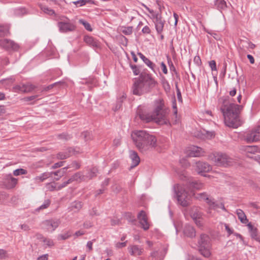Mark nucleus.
I'll return each mask as SVG.
<instances>
[{
	"label": "nucleus",
	"instance_id": "473e14b6",
	"mask_svg": "<svg viewBox=\"0 0 260 260\" xmlns=\"http://www.w3.org/2000/svg\"><path fill=\"white\" fill-rule=\"evenodd\" d=\"M9 34V30L8 26L0 25V37L7 36Z\"/></svg>",
	"mask_w": 260,
	"mask_h": 260
},
{
	"label": "nucleus",
	"instance_id": "f03ea898",
	"mask_svg": "<svg viewBox=\"0 0 260 260\" xmlns=\"http://www.w3.org/2000/svg\"><path fill=\"white\" fill-rule=\"evenodd\" d=\"M156 102L157 105L152 114L147 113L141 107H138L137 111V115L141 120L146 122L154 120L158 124H167L169 122L167 117L168 110L164 108V104L160 100Z\"/></svg>",
	"mask_w": 260,
	"mask_h": 260
},
{
	"label": "nucleus",
	"instance_id": "603ef678",
	"mask_svg": "<svg viewBox=\"0 0 260 260\" xmlns=\"http://www.w3.org/2000/svg\"><path fill=\"white\" fill-rule=\"evenodd\" d=\"M26 10L25 8H19L16 9L15 11V14L17 15H22L26 13Z\"/></svg>",
	"mask_w": 260,
	"mask_h": 260
},
{
	"label": "nucleus",
	"instance_id": "338daca9",
	"mask_svg": "<svg viewBox=\"0 0 260 260\" xmlns=\"http://www.w3.org/2000/svg\"><path fill=\"white\" fill-rule=\"evenodd\" d=\"M44 179L46 180L52 176V173L51 172H45L42 174Z\"/></svg>",
	"mask_w": 260,
	"mask_h": 260
},
{
	"label": "nucleus",
	"instance_id": "aec40b11",
	"mask_svg": "<svg viewBox=\"0 0 260 260\" xmlns=\"http://www.w3.org/2000/svg\"><path fill=\"white\" fill-rule=\"evenodd\" d=\"M129 157L132 160V163L129 169L132 170L139 164L140 158L137 153L133 150L129 151Z\"/></svg>",
	"mask_w": 260,
	"mask_h": 260
},
{
	"label": "nucleus",
	"instance_id": "7ed1b4c3",
	"mask_svg": "<svg viewBox=\"0 0 260 260\" xmlns=\"http://www.w3.org/2000/svg\"><path fill=\"white\" fill-rule=\"evenodd\" d=\"M157 84V82L152 78L151 75L142 73L133 83V93L138 96L148 93L151 91Z\"/></svg>",
	"mask_w": 260,
	"mask_h": 260
},
{
	"label": "nucleus",
	"instance_id": "e2e57ef3",
	"mask_svg": "<svg viewBox=\"0 0 260 260\" xmlns=\"http://www.w3.org/2000/svg\"><path fill=\"white\" fill-rule=\"evenodd\" d=\"M176 89H177V96L178 100L179 102H182V99L181 96V93L180 89L178 87L177 85H176Z\"/></svg>",
	"mask_w": 260,
	"mask_h": 260
},
{
	"label": "nucleus",
	"instance_id": "5fc2aeb1",
	"mask_svg": "<svg viewBox=\"0 0 260 260\" xmlns=\"http://www.w3.org/2000/svg\"><path fill=\"white\" fill-rule=\"evenodd\" d=\"M131 68L135 75H138L140 73V70L136 65L130 64Z\"/></svg>",
	"mask_w": 260,
	"mask_h": 260
},
{
	"label": "nucleus",
	"instance_id": "a878e982",
	"mask_svg": "<svg viewBox=\"0 0 260 260\" xmlns=\"http://www.w3.org/2000/svg\"><path fill=\"white\" fill-rule=\"evenodd\" d=\"M18 183L17 179L14 178L10 175L7 178V187L8 189H12L14 188Z\"/></svg>",
	"mask_w": 260,
	"mask_h": 260
},
{
	"label": "nucleus",
	"instance_id": "a18cd8bd",
	"mask_svg": "<svg viewBox=\"0 0 260 260\" xmlns=\"http://www.w3.org/2000/svg\"><path fill=\"white\" fill-rule=\"evenodd\" d=\"M43 241L45 244V245L49 247H51L54 245V242L51 239L44 238Z\"/></svg>",
	"mask_w": 260,
	"mask_h": 260
},
{
	"label": "nucleus",
	"instance_id": "774afa93",
	"mask_svg": "<svg viewBox=\"0 0 260 260\" xmlns=\"http://www.w3.org/2000/svg\"><path fill=\"white\" fill-rule=\"evenodd\" d=\"M224 226L225 230L228 233V236H229L230 235L233 233V230L232 229H231L227 224H225Z\"/></svg>",
	"mask_w": 260,
	"mask_h": 260
},
{
	"label": "nucleus",
	"instance_id": "393cba45",
	"mask_svg": "<svg viewBox=\"0 0 260 260\" xmlns=\"http://www.w3.org/2000/svg\"><path fill=\"white\" fill-rule=\"evenodd\" d=\"M83 203L81 201H75L72 202L70 207L69 210L70 211H73L74 212H78L82 208Z\"/></svg>",
	"mask_w": 260,
	"mask_h": 260
},
{
	"label": "nucleus",
	"instance_id": "de8ad7c7",
	"mask_svg": "<svg viewBox=\"0 0 260 260\" xmlns=\"http://www.w3.org/2000/svg\"><path fill=\"white\" fill-rule=\"evenodd\" d=\"M72 183L71 179L69 178L67 181L63 182L61 184L57 186V190H59L66 186H67L69 184Z\"/></svg>",
	"mask_w": 260,
	"mask_h": 260
},
{
	"label": "nucleus",
	"instance_id": "69168bd1",
	"mask_svg": "<svg viewBox=\"0 0 260 260\" xmlns=\"http://www.w3.org/2000/svg\"><path fill=\"white\" fill-rule=\"evenodd\" d=\"M193 220H194V222L196 223V225L198 227L201 228L203 226V223L202 221L201 220V218L194 219Z\"/></svg>",
	"mask_w": 260,
	"mask_h": 260
},
{
	"label": "nucleus",
	"instance_id": "cd10ccee",
	"mask_svg": "<svg viewBox=\"0 0 260 260\" xmlns=\"http://www.w3.org/2000/svg\"><path fill=\"white\" fill-rule=\"evenodd\" d=\"M67 168H63L55 172H51L52 175H54L55 177L54 178V180L58 181L66 173V171Z\"/></svg>",
	"mask_w": 260,
	"mask_h": 260
},
{
	"label": "nucleus",
	"instance_id": "79ce46f5",
	"mask_svg": "<svg viewBox=\"0 0 260 260\" xmlns=\"http://www.w3.org/2000/svg\"><path fill=\"white\" fill-rule=\"evenodd\" d=\"M46 188L49 191H53L56 188L57 189V186H56V183H48L46 184Z\"/></svg>",
	"mask_w": 260,
	"mask_h": 260
},
{
	"label": "nucleus",
	"instance_id": "c9c22d12",
	"mask_svg": "<svg viewBox=\"0 0 260 260\" xmlns=\"http://www.w3.org/2000/svg\"><path fill=\"white\" fill-rule=\"evenodd\" d=\"M71 236L70 232H67L64 234H59L57 236L58 240H65L70 237Z\"/></svg>",
	"mask_w": 260,
	"mask_h": 260
},
{
	"label": "nucleus",
	"instance_id": "9d476101",
	"mask_svg": "<svg viewBox=\"0 0 260 260\" xmlns=\"http://www.w3.org/2000/svg\"><path fill=\"white\" fill-rule=\"evenodd\" d=\"M0 47L7 51H17L19 45L14 41L8 39H0Z\"/></svg>",
	"mask_w": 260,
	"mask_h": 260
},
{
	"label": "nucleus",
	"instance_id": "0e129e2a",
	"mask_svg": "<svg viewBox=\"0 0 260 260\" xmlns=\"http://www.w3.org/2000/svg\"><path fill=\"white\" fill-rule=\"evenodd\" d=\"M64 161H60L54 164L52 166V168L53 169L62 167L63 165Z\"/></svg>",
	"mask_w": 260,
	"mask_h": 260
},
{
	"label": "nucleus",
	"instance_id": "49530a36",
	"mask_svg": "<svg viewBox=\"0 0 260 260\" xmlns=\"http://www.w3.org/2000/svg\"><path fill=\"white\" fill-rule=\"evenodd\" d=\"M41 9L44 13L48 14L49 15H53V14H54V10H53L52 9H51L48 7H42Z\"/></svg>",
	"mask_w": 260,
	"mask_h": 260
},
{
	"label": "nucleus",
	"instance_id": "3c124183",
	"mask_svg": "<svg viewBox=\"0 0 260 260\" xmlns=\"http://www.w3.org/2000/svg\"><path fill=\"white\" fill-rule=\"evenodd\" d=\"M58 137L59 139L64 140H68L71 138V136L70 135L65 133L60 134Z\"/></svg>",
	"mask_w": 260,
	"mask_h": 260
},
{
	"label": "nucleus",
	"instance_id": "bf43d9fd",
	"mask_svg": "<svg viewBox=\"0 0 260 260\" xmlns=\"http://www.w3.org/2000/svg\"><path fill=\"white\" fill-rule=\"evenodd\" d=\"M209 66L212 71H217L215 61L212 60L209 62Z\"/></svg>",
	"mask_w": 260,
	"mask_h": 260
},
{
	"label": "nucleus",
	"instance_id": "dca6fc26",
	"mask_svg": "<svg viewBox=\"0 0 260 260\" xmlns=\"http://www.w3.org/2000/svg\"><path fill=\"white\" fill-rule=\"evenodd\" d=\"M127 250L130 254L133 256L141 255L144 252L143 248L137 245H129Z\"/></svg>",
	"mask_w": 260,
	"mask_h": 260
},
{
	"label": "nucleus",
	"instance_id": "20e7f679",
	"mask_svg": "<svg viewBox=\"0 0 260 260\" xmlns=\"http://www.w3.org/2000/svg\"><path fill=\"white\" fill-rule=\"evenodd\" d=\"M199 250L205 257L211 255L212 244L210 237L206 234H201L198 241Z\"/></svg>",
	"mask_w": 260,
	"mask_h": 260
},
{
	"label": "nucleus",
	"instance_id": "f8f14e48",
	"mask_svg": "<svg viewBox=\"0 0 260 260\" xmlns=\"http://www.w3.org/2000/svg\"><path fill=\"white\" fill-rule=\"evenodd\" d=\"M138 219L139 220V222L141 225L142 228L145 231H147L149 228V223L148 221V218L145 211H141L138 215Z\"/></svg>",
	"mask_w": 260,
	"mask_h": 260
},
{
	"label": "nucleus",
	"instance_id": "09e8293b",
	"mask_svg": "<svg viewBox=\"0 0 260 260\" xmlns=\"http://www.w3.org/2000/svg\"><path fill=\"white\" fill-rule=\"evenodd\" d=\"M203 134L206 136V137L208 139H210L213 137L215 136V133L214 132H209L204 130Z\"/></svg>",
	"mask_w": 260,
	"mask_h": 260
},
{
	"label": "nucleus",
	"instance_id": "f704fd0d",
	"mask_svg": "<svg viewBox=\"0 0 260 260\" xmlns=\"http://www.w3.org/2000/svg\"><path fill=\"white\" fill-rule=\"evenodd\" d=\"M79 22L82 24L83 25H84L85 28L89 31H91L92 30V28L90 25V24L87 22V21H85L84 20H83V19H80L79 20Z\"/></svg>",
	"mask_w": 260,
	"mask_h": 260
},
{
	"label": "nucleus",
	"instance_id": "c85d7f7f",
	"mask_svg": "<svg viewBox=\"0 0 260 260\" xmlns=\"http://www.w3.org/2000/svg\"><path fill=\"white\" fill-rule=\"evenodd\" d=\"M86 176L83 175V174L79 172L74 174L71 177L70 179H71L72 182L77 181L81 182L82 181H84L85 180Z\"/></svg>",
	"mask_w": 260,
	"mask_h": 260
},
{
	"label": "nucleus",
	"instance_id": "f257e3e1",
	"mask_svg": "<svg viewBox=\"0 0 260 260\" xmlns=\"http://www.w3.org/2000/svg\"><path fill=\"white\" fill-rule=\"evenodd\" d=\"M218 105L224 117V123L226 126L237 128L242 124V121L239 116L242 108L241 106L231 103L228 96L219 98Z\"/></svg>",
	"mask_w": 260,
	"mask_h": 260
},
{
	"label": "nucleus",
	"instance_id": "4d7b16f0",
	"mask_svg": "<svg viewBox=\"0 0 260 260\" xmlns=\"http://www.w3.org/2000/svg\"><path fill=\"white\" fill-rule=\"evenodd\" d=\"M7 251L3 249H0V259H5L7 257Z\"/></svg>",
	"mask_w": 260,
	"mask_h": 260
},
{
	"label": "nucleus",
	"instance_id": "c756f323",
	"mask_svg": "<svg viewBox=\"0 0 260 260\" xmlns=\"http://www.w3.org/2000/svg\"><path fill=\"white\" fill-rule=\"evenodd\" d=\"M236 214L238 216L239 219L242 223H246L248 222V220L247 219L245 213L241 209H237L236 210Z\"/></svg>",
	"mask_w": 260,
	"mask_h": 260
},
{
	"label": "nucleus",
	"instance_id": "f3484780",
	"mask_svg": "<svg viewBox=\"0 0 260 260\" xmlns=\"http://www.w3.org/2000/svg\"><path fill=\"white\" fill-rule=\"evenodd\" d=\"M247 226L251 238L260 243V236L258 235L257 229L251 222L248 223Z\"/></svg>",
	"mask_w": 260,
	"mask_h": 260
},
{
	"label": "nucleus",
	"instance_id": "864d4df0",
	"mask_svg": "<svg viewBox=\"0 0 260 260\" xmlns=\"http://www.w3.org/2000/svg\"><path fill=\"white\" fill-rule=\"evenodd\" d=\"M38 96L39 95L37 94L34 95L30 96L25 97L22 99V100L24 102H29L36 99Z\"/></svg>",
	"mask_w": 260,
	"mask_h": 260
},
{
	"label": "nucleus",
	"instance_id": "4be33fe9",
	"mask_svg": "<svg viewBox=\"0 0 260 260\" xmlns=\"http://www.w3.org/2000/svg\"><path fill=\"white\" fill-rule=\"evenodd\" d=\"M195 198L199 200H205L207 202V203L211 206L214 207L215 205L214 202L212 201L211 199L209 198L208 195L206 192L197 193V194H194Z\"/></svg>",
	"mask_w": 260,
	"mask_h": 260
},
{
	"label": "nucleus",
	"instance_id": "39448f33",
	"mask_svg": "<svg viewBox=\"0 0 260 260\" xmlns=\"http://www.w3.org/2000/svg\"><path fill=\"white\" fill-rule=\"evenodd\" d=\"M132 138L136 146L140 149H145L146 147H142L143 143L147 139L153 141L154 138L152 135L149 134L145 131H136L132 133L131 135Z\"/></svg>",
	"mask_w": 260,
	"mask_h": 260
},
{
	"label": "nucleus",
	"instance_id": "bb28decb",
	"mask_svg": "<svg viewBox=\"0 0 260 260\" xmlns=\"http://www.w3.org/2000/svg\"><path fill=\"white\" fill-rule=\"evenodd\" d=\"M190 216L193 220L200 219L202 216V213L199 208L194 207L190 211Z\"/></svg>",
	"mask_w": 260,
	"mask_h": 260
},
{
	"label": "nucleus",
	"instance_id": "412c9836",
	"mask_svg": "<svg viewBox=\"0 0 260 260\" xmlns=\"http://www.w3.org/2000/svg\"><path fill=\"white\" fill-rule=\"evenodd\" d=\"M166 251H154L150 253L148 260H163Z\"/></svg>",
	"mask_w": 260,
	"mask_h": 260
},
{
	"label": "nucleus",
	"instance_id": "4c0bfd02",
	"mask_svg": "<svg viewBox=\"0 0 260 260\" xmlns=\"http://www.w3.org/2000/svg\"><path fill=\"white\" fill-rule=\"evenodd\" d=\"M121 31L125 35H129L133 32V27L128 26L122 27Z\"/></svg>",
	"mask_w": 260,
	"mask_h": 260
},
{
	"label": "nucleus",
	"instance_id": "6e6d98bb",
	"mask_svg": "<svg viewBox=\"0 0 260 260\" xmlns=\"http://www.w3.org/2000/svg\"><path fill=\"white\" fill-rule=\"evenodd\" d=\"M81 137L85 140V141H87L91 139L90 134L88 132H84L82 133Z\"/></svg>",
	"mask_w": 260,
	"mask_h": 260
},
{
	"label": "nucleus",
	"instance_id": "052dcab7",
	"mask_svg": "<svg viewBox=\"0 0 260 260\" xmlns=\"http://www.w3.org/2000/svg\"><path fill=\"white\" fill-rule=\"evenodd\" d=\"M34 180L36 182H43L44 180H45L44 179V177H43V175H42V174L39 176H36L34 178Z\"/></svg>",
	"mask_w": 260,
	"mask_h": 260
},
{
	"label": "nucleus",
	"instance_id": "ddd939ff",
	"mask_svg": "<svg viewBox=\"0 0 260 260\" xmlns=\"http://www.w3.org/2000/svg\"><path fill=\"white\" fill-rule=\"evenodd\" d=\"M203 187V184L198 181L193 180L192 179H188L185 184V188H188L191 192L193 190H200Z\"/></svg>",
	"mask_w": 260,
	"mask_h": 260
},
{
	"label": "nucleus",
	"instance_id": "4468645a",
	"mask_svg": "<svg viewBox=\"0 0 260 260\" xmlns=\"http://www.w3.org/2000/svg\"><path fill=\"white\" fill-rule=\"evenodd\" d=\"M196 170L199 174L209 172L212 169V167L207 162L198 161L196 163Z\"/></svg>",
	"mask_w": 260,
	"mask_h": 260
},
{
	"label": "nucleus",
	"instance_id": "680f3d73",
	"mask_svg": "<svg viewBox=\"0 0 260 260\" xmlns=\"http://www.w3.org/2000/svg\"><path fill=\"white\" fill-rule=\"evenodd\" d=\"M126 242L127 241L124 242H117L115 244V246L117 248H121L122 247H125L126 245Z\"/></svg>",
	"mask_w": 260,
	"mask_h": 260
},
{
	"label": "nucleus",
	"instance_id": "13d9d810",
	"mask_svg": "<svg viewBox=\"0 0 260 260\" xmlns=\"http://www.w3.org/2000/svg\"><path fill=\"white\" fill-rule=\"evenodd\" d=\"M80 164L78 162L74 161L72 162V163L70 165H69L68 167H67V169L68 168H75V169H78L80 168Z\"/></svg>",
	"mask_w": 260,
	"mask_h": 260
},
{
	"label": "nucleus",
	"instance_id": "1a4fd4ad",
	"mask_svg": "<svg viewBox=\"0 0 260 260\" xmlns=\"http://www.w3.org/2000/svg\"><path fill=\"white\" fill-rule=\"evenodd\" d=\"M245 140L252 143L260 140V125L248 131L244 136Z\"/></svg>",
	"mask_w": 260,
	"mask_h": 260
},
{
	"label": "nucleus",
	"instance_id": "2eb2a0df",
	"mask_svg": "<svg viewBox=\"0 0 260 260\" xmlns=\"http://www.w3.org/2000/svg\"><path fill=\"white\" fill-rule=\"evenodd\" d=\"M152 137L154 138V139H152L153 141L147 139L146 141L143 143L142 147H146V149L145 148V149H140V151L142 152H146L148 150H149L152 148H155L157 146L156 137L153 135Z\"/></svg>",
	"mask_w": 260,
	"mask_h": 260
},
{
	"label": "nucleus",
	"instance_id": "72a5a7b5",
	"mask_svg": "<svg viewBox=\"0 0 260 260\" xmlns=\"http://www.w3.org/2000/svg\"><path fill=\"white\" fill-rule=\"evenodd\" d=\"M70 156V154L66 152H60L57 154L56 157L58 159H64Z\"/></svg>",
	"mask_w": 260,
	"mask_h": 260
},
{
	"label": "nucleus",
	"instance_id": "423d86ee",
	"mask_svg": "<svg viewBox=\"0 0 260 260\" xmlns=\"http://www.w3.org/2000/svg\"><path fill=\"white\" fill-rule=\"evenodd\" d=\"M184 188H186L179 184L174 187L178 203L183 207H186L190 204V197Z\"/></svg>",
	"mask_w": 260,
	"mask_h": 260
},
{
	"label": "nucleus",
	"instance_id": "8fccbe9b",
	"mask_svg": "<svg viewBox=\"0 0 260 260\" xmlns=\"http://www.w3.org/2000/svg\"><path fill=\"white\" fill-rule=\"evenodd\" d=\"M144 62L146 64H147V66L148 67H149L152 70H154V68L155 67V64L151 61H150L148 58H147L144 61Z\"/></svg>",
	"mask_w": 260,
	"mask_h": 260
},
{
	"label": "nucleus",
	"instance_id": "9b49d317",
	"mask_svg": "<svg viewBox=\"0 0 260 260\" xmlns=\"http://www.w3.org/2000/svg\"><path fill=\"white\" fill-rule=\"evenodd\" d=\"M58 219H50L45 220L42 222V228L48 232L54 231L60 224Z\"/></svg>",
	"mask_w": 260,
	"mask_h": 260
},
{
	"label": "nucleus",
	"instance_id": "a19ab883",
	"mask_svg": "<svg viewBox=\"0 0 260 260\" xmlns=\"http://www.w3.org/2000/svg\"><path fill=\"white\" fill-rule=\"evenodd\" d=\"M27 174V171L23 169H18L13 171L14 176H19L20 175H24Z\"/></svg>",
	"mask_w": 260,
	"mask_h": 260
},
{
	"label": "nucleus",
	"instance_id": "6e6552de",
	"mask_svg": "<svg viewBox=\"0 0 260 260\" xmlns=\"http://www.w3.org/2000/svg\"><path fill=\"white\" fill-rule=\"evenodd\" d=\"M210 158L218 166L228 167L233 164L232 159L224 153H214Z\"/></svg>",
	"mask_w": 260,
	"mask_h": 260
},
{
	"label": "nucleus",
	"instance_id": "c03bdc74",
	"mask_svg": "<svg viewBox=\"0 0 260 260\" xmlns=\"http://www.w3.org/2000/svg\"><path fill=\"white\" fill-rule=\"evenodd\" d=\"M126 99V95L125 94H123L119 99H118V104L115 107V110H117L118 109H120L121 107V103L122 102V101Z\"/></svg>",
	"mask_w": 260,
	"mask_h": 260
},
{
	"label": "nucleus",
	"instance_id": "7c9ffc66",
	"mask_svg": "<svg viewBox=\"0 0 260 260\" xmlns=\"http://www.w3.org/2000/svg\"><path fill=\"white\" fill-rule=\"evenodd\" d=\"M215 5L218 10L224 9L226 8V3L224 0H216Z\"/></svg>",
	"mask_w": 260,
	"mask_h": 260
},
{
	"label": "nucleus",
	"instance_id": "5701e85b",
	"mask_svg": "<svg viewBox=\"0 0 260 260\" xmlns=\"http://www.w3.org/2000/svg\"><path fill=\"white\" fill-rule=\"evenodd\" d=\"M203 152V149L201 147L192 146L189 148L188 155L190 157H199Z\"/></svg>",
	"mask_w": 260,
	"mask_h": 260
},
{
	"label": "nucleus",
	"instance_id": "e433bc0d",
	"mask_svg": "<svg viewBox=\"0 0 260 260\" xmlns=\"http://www.w3.org/2000/svg\"><path fill=\"white\" fill-rule=\"evenodd\" d=\"M98 173V170L96 167H93L92 168L90 171L88 173V176H87L89 177V179H91L94 176H95Z\"/></svg>",
	"mask_w": 260,
	"mask_h": 260
},
{
	"label": "nucleus",
	"instance_id": "2f4dec72",
	"mask_svg": "<svg viewBox=\"0 0 260 260\" xmlns=\"http://www.w3.org/2000/svg\"><path fill=\"white\" fill-rule=\"evenodd\" d=\"M23 93L30 92L36 88V86L31 84H23Z\"/></svg>",
	"mask_w": 260,
	"mask_h": 260
},
{
	"label": "nucleus",
	"instance_id": "6ab92c4d",
	"mask_svg": "<svg viewBox=\"0 0 260 260\" xmlns=\"http://www.w3.org/2000/svg\"><path fill=\"white\" fill-rule=\"evenodd\" d=\"M83 41L87 45L94 48H98L100 47V42L91 36H85L84 37Z\"/></svg>",
	"mask_w": 260,
	"mask_h": 260
},
{
	"label": "nucleus",
	"instance_id": "a211bd4d",
	"mask_svg": "<svg viewBox=\"0 0 260 260\" xmlns=\"http://www.w3.org/2000/svg\"><path fill=\"white\" fill-rule=\"evenodd\" d=\"M164 20L160 15L156 14L154 18V22L156 30L158 34H161L164 26Z\"/></svg>",
	"mask_w": 260,
	"mask_h": 260
},
{
	"label": "nucleus",
	"instance_id": "0eeeda50",
	"mask_svg": "<svg viewBox=\"0 0 260 260\" xmlns=\"http://www.w3.org/2000/svg\"><path fill=\"white\" fill-rule=\"evenodd\" d=\"M57 26L60 32L66 33L74 31L76 26L73 22L64 16H59L57 19Z\"/></svg>",
	"mask_w": 260,
	"mask_h": 260
},
{
	"label": "nucleus",
	"instance_id": "58836bf2",
	"mask_svg": "<svg viewBox=\"0 0 260 260\" xmlns=\"http://www.w3.org/2000/svg\"><path fill=\"white\" fill-rule=\"evenodd\" d=\"M50 204V201L49 200H46L44 201L43 204L40 206L37 209V211H40L47 208Z\"/></svg>",
	"mask_w": 260,
	"mask_h": 260
},
{
	"label": "nucleus",
	"instance_id": "ea45409f",
	"mask_svg": "<svg viewBox=\"0 0 260 260\" xmlns=\"http://www.w3.org/2000/svg\"><path fill=\"white\" fill-rule=\"evenodd\" d=\"M173 109L174 115L175 116V119L174 120V123H177L178 122L179 119H177V105H176L175 100H174V101L173 103Z\"/></svg>",
	"mask_w": 260,
	"mask_h": 260
},
{
	"label": "nucleus",
	"instance_id": "37998d69",
	"mask_svg": "<svg viewBox=\"0 0 260 260\" xmlns=\"http://www.w3.org/2000/svg\"><path fill=\"white\" fill-rule=\"evenodd\" d=\"M23 84L17 85L13 87V89L15 92H23Z\"/></svg>",
	"mask_w": 260,
	"mask_h": 260
},
{
	"label": "nucleus",
	"instance_id": "b1692460",
	"mask_svg": "<svg viewBox=\"0 0 260 260\" xmlns=\"http://www.w3.org/2000/svg\"><path fill=\"white\" fill-rule=\"evenodd\" d=\"M184 234L188 237H195L196 232L194 228L190 225H185L183 229Z\"/></svg>",
	"mask_w": 260,
	"mask_h": 260
}]
</instances>
